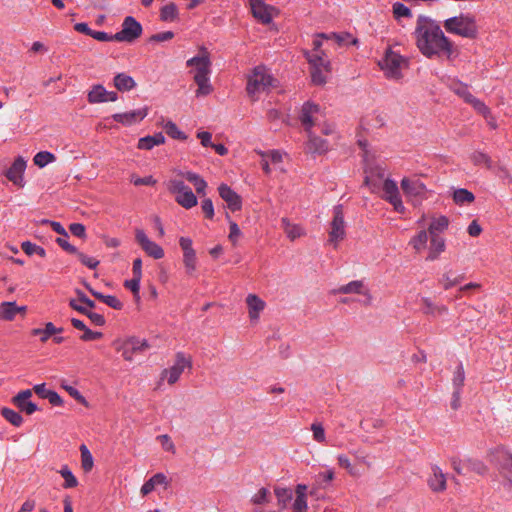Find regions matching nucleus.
Segmentation results:
<instances>
[{"label": "nucleus", "mask_w": 512, "mask_h": 512, "mask_svg": "<svg viewBox=\"0 0 512 512\" xmlns=\"http://www.w3.org/2000/svg\"><path fill=\"white\" fill-rule=\"evenodd\" d=\"M416 44L421 53L428 57H446L453 55V45L444 35L440 26L426 16H419L415 29Z\"/></svg>", "instance_id": "f257e3e1"}, {"label": "nucleus", "mask_w": 512, "mask_h": 512, "mask_svg": "<svg viewBox=\"0 0 512 512\" xmlns=\"http://www.w3.org/2000/svg\"><path fill=\"white\" fill-rule=\"evenodd\" d=\"M186 65L191 68L190 73L193 74V79L198 86L196 96H207L213 91L210 83L211 74V60L209 52L202 47L200 53L187 60Z\"/></svg>", "instance_id": "f03ea898"}, {"label": "nucleus", "mask_w": 512, "mask_h": 512, "mask_svg": "<svg viewBox=\"0 0 512 512\" xmlns=\"http://www.w3.org/2000/svg\"><path fill=\"white\" fill-rule=\"evenodd\" d=\"M322 117L320 107L314 103L306 102L302 106L300 121L305 128V131L308 132V143L307 149L311 153L322 154L328 150V143L326 140L315 136L311 132V128L319 125L320 118Z\"/></svg>", "instance_id": "7ed1b4c3"}, {"label": "nucleus", "mask_w": 512, "mask_h": 512, "mask_svg": "<svg viewBox=\"0 0 512 512\" xmlns=\"http://www.w3.org/2000/svg\"><path fill=\"white\" fill-rule=\"evenodd\" d=\"M383 177H384V171L379 169L377 171L378 179H374V175H373V173H371L370 175H366L364 184L366 186H368L370 188L371 192H373V193L377 192L381 188L382 192H383L381 195L382 199L389 202L393 206V208L396 212L401 213V214L404 213L405 207L401 200L399 188H398L396 182L392 179L387 178L381 184L380 180Z\"/></svg>", "instance_id": "20e7f679"}, {"label": "nucleus", "mask_w": 512, "mask_h": 512, "mask_svg": "<svg viewBox=\"0 0 512 512\" xmlns=\"http://www.w3.org/2000/svg\"><path fill=\"white\" fill-rule=\"evenodd\" d=\"M274 82L276 80L267 72L265 67L257 66L248 77L247 93L255 101L258 99L257 95L273 87Z\"/></svg>", "instance_id": "39448f33"}, {"label": "nucleus", "mask_w": 512, "mask_h": 512, "mask_svg": "<svg viewBox=\"0 0 512 512\" xmlns=\"http://www.w3.org/2000/svg\"><path fill=\"white\" fill-rule=\"evenodd\" d=\"M167 190L175 196V201L185 209H191L197 205V197L187 186L182 177H174L166 183Z\"/></svg>", "instance_id": "423d86ee"}, {"label": "nucleus", "mask_w": 512, "mask_h": 512, "mask_svg": "<svg viewBox=\"0 0 512 512\" xmlns=\"http://www.w3.org/2000/svg\"><path fill=\"white\" fill-rule=\"evenodd\" d=\"M444 28L448 33L466 38H474L478 32L476 20L468 15H460L445 20Z\"/></svg>", "instance_id": "0eeeda50"}, {"label": "nucleus", "mask_w": 512, "mask_h": 512, "mask_svg": "<svg viewBox=\"0 0 512 512\" xmlns=\"http://www.w3.org/2000/svg\"><path fill=\"white\" fill-rule=\"evenodd\" d=\"M405 64V59L392 49H387L383 59L379 62L381 69L386 77L398 80L402 77L401 69Z\"/></svg>", "instance_id": "6e6552de"}, {"label": "nucleus", "mask_w": 512, "mask_h": 512, "mask_svg": "<svg viewBox=\"0 0 512 512\" xmlns=\"http://www.w3.org/2000/svg\"><path fill=\"white\" fill-rule=\"evenodd\" d=\"M306 57L311 65L312 82L316 85L325 84L331 71L330 61L320 54H306Z\"/></svg>", "instance_id": "1a4fd4ad"}, {"label": "nucleus", "mask_w": 512, "mask_h": 512, "mask_svg": "<svg viewBox=\"0 0 512 512\" xmlns=\"http://www.w3.org/2000/svg\"><path fill=\"white\" fill-rule=\"evenodd\" d=\"M142 25L132 16L124 18L122 28L119 32L114 34V39L117 42L132 43L142 34Z\"/></svg>", "instance_id": "9d476101"}, {"label": "nucleus", "mask_w": 512, "mask_h": 512, "mask_svg": "<svg viewBox=\"0 0 512 512\" xmlns=\"http://www.w3.org/2000/svg\"><path fill=\"white\" fill-rule=\"evenodd\" d=\"M346 236L345 221L342 205H336L333 209V219L330 223L329 243L335 248Z\"/></svg>", "instance_id": "9b49d317"}, {"label": "nucleus", "mask_w": 512, "mask_h": 512, "mask_svg": "<svg viewBox=\"0 0 512 512\" xmlns=\"http://www.w3.org/2000/svg\"><path fill=\"white\" fill-rule=\"evenodd\" d=\"M192 362L183 352L176 354L175 363L168 369L162 371V378H166L170 385L175 384L186 368H191Z\"/></svg>", "instance_id": "f8f14e48"}, {"label": "nucleus", "mask_w": 512, "mask_h": 512, "mask_svg": "<svg viewBox=\"0 0 512 512\" xmlns=\"http://www.w3.org/2000/svg\"><path fill=\"white\" fill-rule=\"evenodd\" d=\"M251 12L254 18L263 24H270L275 15L278 14L277 8L266 4L264 1L249 0Z\"/></svg>", "instance_id": "ddd939ff"}, {"label": "nucleus", "mask_w": 512, "mask_h": 512, "mask_svg": "<svg viewBox=\"0 0 512 512\" xmlns=\"http://www.w3.org/2000/svg\"><path fill=\"white\" fill-rule=\"evenodd\" d=\"M135 239L148 256L154 259H161L164 257L163 248L150 240L142 229L135 230Z\"/></svg>", "instance_id": "4468645a"}, {"label": "nucleus", "mask_w": 512, "mask_h": 512, "mask_svg": "<svg viewBox=\"0 0 512 512\" xmlns=\"http://www.w3.org/2000/svg\"><path fill=\"white\" fill-rule=\"evenodd\" d=\"M32 397V390L26 389L18 392L13 398L12 403L21 411L27 415H32L38 410L35 403L29 399Z\"/></svg>", "instance_id": "2eb2a0df"}, {"label": "nucleus", "mask_w": 512, "mask_h": 512, "mask_svg": "<svg viewBox=\"0 0 512 512\" xmlns=\"http://www.w3.org/2000/svg\"><path fill=\"white\" fill-rule=\"evenodd\" d=\"M401 188L407 197H423L426 193V186L418 178H403Z\"/></svg>", "instance_id": "dca6fc26"}, {"label": "nucleus", "mask_w": 512, "mask_h": 512, "mask_svg": "<svg viewBox=\"0 0 512 512\" xmlns=\"http://www.w3.org/2000/svg\"><path fill=\"white\" fill-rule=\"evenodd\" d=\"M220 197L227 203V207L232 211H239L242 207V199L227 184L222 183L218 187Z\"/></svg>", "instance_id": "f3484780"}, {"label": "nucleus", "mask_w": 512, "mask_h": 512, "mask_svg": "<svg viewBox=\"0 0 512 512\" xmlns=\"http://www.w3.org/2000/svg\"><path fill=\"white\" fill-rule=\"evenodd\" d=\"M26 169V160L18 156L11 167L6 171L5 176L9 181L13 184L18 185L20 187L23 186V174Z\"/></svg>", "instance_id": "a211bd4d"}, {"label": "nucleus", "mask_w": 512, "mask_h": 512, "mask_svg": "<svg viewBox=\"0 0 512 512\" xmlns=\"http://www.w3.org/2000/svg\"><path fill=\"white\" fill-rule=\"evenodd\" d=\"M148 114V109L141 108L125 113H116L112 115V119L125 126H131L135 123L142 121Z\"/></svg>", "instance_id": "6ab92c4d"}, {"label": "nucleus", "mask_w": 512, "mask_h": 512, "mask_svg": "<svg viewBox=\"0 0 512 512\" xmlns=\"http://www.w3.org/2000/svg\"><path fill=\"white\" fill-rule=\"evenodd\" d=\"M246 305L248 308V316L252 323H257L261 312L266 307V303L256 294H248L246 297Z\"/></svg>", "instance_id": "aec40b11"}, {"label": "nucleus", "mask_w": 512, "mask_h": 512, "mask_svg": "<svg viewBox=\"0 0 512 512\" xmlns=\"http://www.w3.org/2000/svg\"><path fill=\"white\" fill-rule=\"evenodd\" d=\"M147 348L148 343L146 340L140 341L137 338H130L123 343L120 350L122 351V356L125 360L132 361L134 354L143 352Z\"/></svg>", "instance_id": "412c9836"}, {"label": "nucleus", "mask_w": 512, "mask_h": 512, "mask_svg": "<svg viewBox=\"0 0 512 512\" xmlns=\"http://www.w3.org/2000/svg\"><path fill=\"white\" fill-rule=\"evenodd\" d=\"M432 474L428 479V486L433 492H443L446 490V474L437 465L431 466Z\"/></svg>", "instance_id": "4be33fe9"}, {"label": "nucleus", "mask_w": 512, "mask_h": 512, "mask_svg": "<svg viewBox=\"0 0 512 512\" xmlns=\"http://www.w3.org/2000/svg\"><path fill=\"white\" fill-rule=\"evenodd\" d=\"M499 474L502 478V484L505 487L512 488V455L506 453L502 455Z\"/></svg>", "instance_id": "5701e85b"}, {"label": "nucleus", "mask_w": 512, "mask_h": 512, "mask_svg": "<svg viewBox=\"0 0 512 512\" xmlns=\"http://www.w3.org/2000/svg\"><path fill=\"white\" fill-rule=\"evenodd\" d=\"M25 312L26 306H17L15 302H3L0 305V320L12 321L17 314Z\"/></svg>", "instance_id": "b1692460"}, {"label": "nucleus", "mask_w": 512, "mask_h": 512, "mask_svg": "<svg viewBox=\"0 0 512 512\" xmlns=\"http://www.w3.org/2000/svg\"><path fill=\"white\" fill-rule=\"evenodd\" d=\"M165 143L164 135L159 132L154 135H148L138 140L137 148L140 150H151L155 146H159Z\"/></svg>", "instance_id": "393cba45"}, {"label": "nucleus", "mask_w": 512, "mask_h": 512, "mask_svg": "<svg viewBox=\"0 0 512 512\" xmlns=\"http://www.w3.org/2000/svg\"><path fill=\"white\" fill-rule=\"evenodd\" d=\"M422 312L425 315L438 316L447 313V308L443 305L439 306L432 302L428 297H421Z\"/></svg>", "instance_id": "a878e982"}, {"label": "nucleus", "mask_w": 512, "mask_h": 512, "mask_svg": "<svg viewBox=\"0 0 512 512\" xmlns=\"http://www.w3.org/2000/svg\"><path fill=\"white\" fill-rule=\"evenodd\" d=\"M71 324L73 325L74 328L84 332L83 335H81V337H80V339L83 341H93V340L100 339L103 336V334L101 332L90 330L84 324L83 321H81L77 318H72Z\"/></svg>", "instance_id": "bb28decb"}, {"label": "nucleus", "mask_w": 512, "mask_h": 512, "mask_svg": "<svg viewBox=\"0 0 512 512\" xmlns=\"http://www.w3.org/2000/svg\"><path fill=\"white\" fill-rule=\"evenodd\" d=\"M178 176L186 179L190 183H192L195 187V190L198 194H205V189L207 187V182L200 177L198 174L186 171V172H179Z\"/></svg>", "instance_id": "cd10ccee"}, {"label": "nucleus", "mask_w": 512, "mask_h": 512, "mask_svg": "<svg viewBox=\"0 0 512 512\" xmlns=\"http://www.w3.org/2000/svg\"><path fill=\"white\" fill-rule=\"evenodd\" d=\"M430 237V247L427 260H435L444 251L445 241L438 234H433V236Z\"/></svg>", "instance_id": "c85d7f7f"}, {"label": "nucleus", "mask_w": 512, "mask_h": 512, "mask_svg": "<svg viewBox=\"0 0 512 512\" xmlns=\"http://www.w3.org/2000/svg\"><path fill=\"white\" fill-rule=\"evenodd\" d=\"M334 294H363L366 295L367 291H364V283L360 280L351 281L346 285H342L339 288L333 290Z\"/></svg>", "instance_id": "c756f323"}, {"label": "nucleus", "mask_w": 512, "mask_h": 512, "mask_svg": "<svg viewBox=\"0 0 512 512\" xmlns=\"http://www.w3.org/2000/svg\"><path fill=\"white\" fill-rule=\"evenodd\" d=\"M87 289L90 291V293L109 307L121 310L123 308V303L115 296L112 295H104L94 289H92L89 285H86Z\"/></svg>", "instance_id": "7c9ffc66"}, {"label": "nucleus", "mask_w": 512, "mask_h": 512, "mask_svg": "<svg viewBox=\"0 0 512 512\" xmlns=\"http://www.w3.org/2000/svg\"><path fill=\"white\" fill-rule=\"evenodd\" d=\"M454 92L465 102L471 104L476 110H480V102L471 94L470 88L465 84H457L454 87Z\"/></svg>", "instance_id": "2f4dec72"}, {"label": "nucleus", "mask_w": 512, "mask_h": 512, "mask_svg": "<svg viewBox=\"0 0 512 512\" xmlns=\"http://www.w3.org/2000/svg\"><path fill=\"white\" fill-rule=\"evenodd\" d=\"M114 86L119 91L125 92L135 88L136 82L131 76L125 73H119L114 77Z\"/></svg>", "instance_id": "473e14b6"}, {"label": "nucleus", "mask_w": 512, "mask_h": 512, "mask_svg": "<svg viewBox=\"0 0 512 512\" xmlns=\"http://www.w3.org/2000/svg\"><path fill=\"white\" fill-rule=\"evenodd\" d=\"M167 478L163 473H157L147 480L141 487V494L143 496L151 493L157 485L166 484Z\"/></svg>", "instance_id": "72a5a7b5"}, {"label": "nucleus", "mask_w": 512, "mask_h": 512, "mask_svg": "<svg viewBox=\"0 0 512 512\" xmlns=\"http://www.w3.org/2000/svg\"><path fill=\"white\" fill-rule=\"evenodd\" d=\"M282 227L290 240H295L305 234L304 229L296 224H291L287 218H282Z\"/></svg>", "instance_id": "f704fd0d"}, {"label": "nucleus", "mask_w": 512, "mask_h": 512, "mask_svg": "<svg viewBox=\"0 0 512 512\" xmlns=\"http://www.w3.org/2000/svg\"><path fill=\"white\" fill-rule=\"evenodd\" d=\"M108 91L102 85H94L88 92L87 100L91 104L106 102Z\"/></svg>", "instance_id": "c9c22d12"}, {"label": "nucleus", "mask_w": 512, "mask_h": 512, "mask_svg": "<svg viewBox=\"0 0 512 512\" xmlns=\"http://www.w3.org/2000/svg\"><path fill=\"white\" fill-rule=\"evenodd\" d=\"M475 199V196L472 192L468 191L467 189H456L453 192V200L458 205H465L473 202Z\"/></svg>", "instance_id": "e433bc0d"}, {"label": "nucleus", "mask_w": 512, "mask_h": 512, "mask_svg": "<svg viewBox=\"0 0 512 512\" xmlns=\"http://www.w3.org/2000/svg\"><path fill=\"white\" fill-rule=\"evenodd\" d=\"M274 492L277 497L278 505L280 506L281 511L286 509L287 504L292 500V491L288 488L276 487Z\"/></svg>", "instance_id": "4c0bfd02"}, {"label": "nucleus", "mask_w": 512, "mask_h": 512, "mask_svg": "<svg viewBox=\"0 0 512 512\" xmlns=\"http://www.w3.org/2000/svg\"><path fill=\"white\" fill-rule=\"evenodd\" d=\"M1 415L15 427H20L23 423V417L21 414L13 409L7 407L2 408Z\"/></svg>", "instance_id": "58836bf2"}, {"label": "nucleus", "mask_w": 512, "mask_h": 512, "mask_svg": "<svg viewBox=\"0 0 512 512\" xmlns=\"http://www.w3.org/2000/svg\"><path fill=\"white\" fill-rule=\"evenodd\" d=\"M321 35L323 37H325V39H327V40H334L339 46L344 45V44H348L349 40L351 38V35L349 33H340V34H337V33H330V34L321 33ZM350 43L353 44V45H356L358 43V39L353 38V39H351Z\"/></svg>", "instance_id": "ea45409f"}, {"label": "nucleus", "mask_w": 512, "mask_h": 512, "mask_svg": "<svg viewBox=\"0 0 512 512\" xmlns=\"http://www.w3.org/2000/svg\"><path fill=\"white\" fill-rule=\"evenodd\" d=\"M337 461H338V465L340 467L344 468L350 476H352V477H360L361 476L360 471L354 465H352L350 459L346 455L339 454L337 456Z\"/></svg>", "instance_id": "a19ab883"}, {"label": "nucleus", "mask_w": 512, "mask_h": 512, "mask_svg": "<svg viewBox=\"0 0 512 512\" xmlns=\"http://www.w3.org/2000/svg\"><path fill=\"white\" fill-rule=\"evenodd\" d=\"M163 128H164L166 134L173 139H177V140H186L187 139V135L183 131H181L174 122H172L170 120L167 121L163 125Z\"/></svg>", "instance_id": "79ce46f5"}, {"label": "nucleus", "mask_w": 512, "mask_h": 512, "mask_svg": "<svg viewBox=\"0 0 512 512\" xmlns=\"http://www.w3.org/2000/svg\"><path fill=\"white\" fill-rule=\"evenodd\" d=\"M428 241V232L425 230H421L416 236H414L410 240V245L416 250V252H420L424 250L427 246Z\"/></svg>", "instance_id": "37998d69"}, {"label": "nucleus", "mask_w": 512, "mask_h": 512, "mask_svg": "<svg viewBox=\"0 0 512 512\" xmlns=\"http://www.w3.org/2000/svg\"><path fill=\"white\" fill-rule=\"evenodd\" d=\"M183 264L188 275H193L197 268L196 252L183 253Z\"/></svg>", "instance_id": "c03bdc74"}, {"label": "nucleus", "mask_w": 512, "mask_h": 512, "mask_svg": "<svg viewBox=\"0 0 512 512\" xmlns=\"http://www.w3.org/2000/svg\"><path fill=\"white\" fill-rule=\"evenodd\" d=\"M80 452H81V465L84 471L89 472L92 470L94 462L92 454L90 453L89 449L86 445L82 444L80 446Z\"/></svg>", "instance_id": "a18cd8bd"}, {"label": "nucleus", "mask_w": 512, "mask_h": 512, "mask_svg": "<svg viewBox=\"0 0 512 512\" xmlns=\"http://www.w3.org/2000/svg\"><path fill=\"white\" fill-rule=\"evenodd\" d=\"M178 17V9L174 3H169L161 8L160 18L163 21H174Z\"/></svg>", "instance_id": "49530a36"}, {"label": "nucleus", "mask_w": 512, "mask_h": 512, "mask_svg": "<svg viewBox=\"0 0 512 512\" xmlns=\"http://www.w3.org/2000/svg\"><path fill=\"white\" fill-rule=\"evenodd\" d=\"M33 161H34L35 165H37L40 168H43L46 165H48L49 163H52L53 161H55V156H54V154H52L48 151H41V152H38L34 156Z\"/></svg>", "instance_id": "de8ad7c7"}, {"label": "nucleus", "mask_w": 512, "mask_h": 512, "mask_svg": "<svg viewBox=\"0 0 512 512\" xmlns=\"http://www.w3.org/2000/svg\"><path fill=\"white\" fill-rule=\"evenodd\" d=\"M22 250L29 256L33 254H37L40 257L46 256V251L41 246H38L34 243H31L30 241H25L21 244Z\"/></svg>", "instance_id": "09e8293b"}, {"label": "nucleus", "mask_w": 512, "mask_h": 512, "mask_svg": "<svg viewBox=\"0 0 512 512\" xmlns=\"http://www.w3.org/2000/svg\"><path fill=\"white\" fill-rule=\"evenodd\" d=\"M448 223V219L444 216L434 219L429 225L430 236H433V234H437V232L445 230L448 227Z\"/></svg>", "instance_id": "8fccbe9b"}, {"label": "nucleus", "mask_w": 512, "mask_h": 512, "mask_svg": "<svg viewBox=\"0 0 512 512\" xmlns=\"http://www.w3.org/2000/svg\"><path fill=\"white\" fill-rule=\"evenodd\" d=\"M59 473L65 480V482L63 484L64 488H73V487L77 486L78 481L67 466H63L61 468V470L59 471Z\"/></svg>", "instance_id": "3c124183"}, {"label": "nucleus", "mask_w": 512, "mask_h": 512, "mask_svg": "<svg viewBox=\"0 0 512 512\" xmlns=\"http://www.w3.org/2000/svg\"><path fill=\"white\" fill-rule=\"evenodd\" d=\"M61 387L78 403L88 406V402L85 397L73 386L67 384L66 382H62Z\"/></svg>", "instance_id": "603ef678"}, {"label": "nucleus", "mask_w": 512, "mask_h": 512, "mask_svg": "<svg viewBox=\"0 0 512 512\" xmlns=\"http://www.w3.org/2000/svg\"><path fill=\"white\" fill-rule=\"evenodd\" d=\"M350 453L354 456L357 463L365 465L368 469L372 468L373 464L367 452L358 449Z\"/></svg>", "instance_id": "864d4df0"}, {"label": "nucleus", "mask_w": 512, "mask_h": 512, "mask_svg": "<svg viewBox=\"0 0 512 512\" xmlns=\"http://www.w3.org/2000/svg\"><path fill=\"white\" fill-rule=\"evenodd\" d=\"M461 279L462 278L460 276H452L451 274L446 273L439 279V282L445 290H448L453 286L459 284L461 282Z\"/></svg>", "instance_id": "5fc2aeb1"}, {"label": "nucleus", "mask_w": 512, "mask_h": 512, "mask_svg": "<svg viewBox=\"0 0 512 512\" xmlns=\"http://www.w3.org/2000/svg\"><path fill=\"white\" fill-rule=\"evenodd\" d=\"M465 380V373L462 364H458L452 379L454 390H460Z\"/></svg>", "instance_id": "6e6d98bb"}, {"label": "nucleus", "mask_w": 512, "mask_h": 512, "mask_svg": "<svg viewBox=\"0 0 512 512\" xmlns=\"http://www.w3.org/2000/svg\"><path fill=\"white\" fill-rule=\"evenodd\" d=\"M311 431L313 432V439L318 443H324L326 441L325 430L321 423L314 422L311 425Z\"/></svg>", "instance_id": "4d7b16f0"}, {"label": "nucleus", "mask_w": 512, "mask_h": 512, "mask_svg": "<svg viewBox=\"0 0 512 512\" xmlns=\"http://www.w3.org/2000/svg\"><path fill=\"white\" fill-rule=\"evenodd\" d=\"M270 492L267 488H261L259 491L252 497L251 501L254 504L261 505L269 502Z\"/></svg>", "instance_id": "13d9d810"}, {"label": "nucleus", "mask_w": 512, "mask_h": 512, "mask_svg": "<svg viewBox=\"0 0 512 512\" xmlns=\"http://www.w3.org/2000/svg\"><path fill=\"white\" fill-rule=\"evenodd\" d=\"M393 14L395 18L399 19L401 17H410L411 11L403 3L396 2L393 4Z\"/></svg>", "instance_id": "bf43d9fd"}, {"label": "nucleus", "mask_w": 512, "mask_h": 512, "mask_svg": "<svg viewBox=\"0 0 512 512\" xmlns=\"http://www.w3.org/2000/svg\"><path fill=\"white\" fill-rule=\"evenodd\" d=\"M56 243L66 252L70 254H76L78 253V250L75 246L71 245L68 242V234L66 236H61L56 239Z\"/></svg>", "instance_id": "052dcab7"}, {"label": "nucleus", "mask_w": 512, "mask_h": 512, "mask_svg": "<svg viewBox=\"0 0 512 512\" xmlns=\"http://www.w3.org/2000/svg\"><path fill=\"white\" fill-rule=\"evenodd\" d=\"M140 282H141L140 277L133 276L132 279L125 281L124 286L127 289L131 290V292L134 294V296L139 298Z\"/></svg>", "instance_id": "680f3d73"}, {"label": "nucleus", "mask_w": 512, "mask_h": 512, "mask_svg": "<svg viewBox=\"0 0 512 512\" xmlns=\"http://www.w3.org/2000/svg\"><path fill=\"white\" fill-rule=\"evenodd\" d=\"M80 262L90 269H95L99 265V261L93 257L87 256L86 254L79 252L76 253Z\"/></svg>", "instance_id": "e2e57ef3"}, {"label": "nucleus", "mask_w": 512, "mask_h": 512, "mask_svg": "<svg viewBox=\"0 0 512 512\" xmlns=\"http://www.w3.org/2000/svg\"><path fill=\"white\" fill-rule=\"evenodd\" d=\"M451 465L455 472H457L458 474H463V470L465 468H470L472 466V463L469 459L462 461L457 458H452Z\"/></svg>", "instance_id": "0e129e2a"}, {"label": "nucleus", "mask_w": 512, "mask_h": 512, "mask_svg": "<svg viewBox=\"0 0 512 512\" xmlns=\"http://www.w3.org/2000/svg\"><path fill=\"white\" fill-rule=\"evenodd\" d=\"M157 440L160 441L162 448L165 451L175 453V445L167 434L158 436Z\"/></svg>", "instance_id": "69168bd1"}, {"label": "nucleus", "mask_w": 512, "mask_h": 512, "mask_svg": "<svg viewBox=\"0 0 512 512\" xmlns=\"http://www.w3.org/2000/svg\"><path fill=\"white\" fill-rule=\"evenodd\" d=\"M84 315L87 316L94 325L103 326L105 324V318L102 314H99V313L93 312L90 309H87V311Z\"/></svg>", "instance_id": "338daca9"}, {"label": "nucleus", "mask_w": 512, "mask_h": 512, "mask_svg": "<svg viewBox=\"0 0 512 512\" xmlns=\"http://www.w3.org/2000/svg\"><path fill=\"white\" fill-rule=\"evenodd\" d=\"M307 509H308L307 499L296 497V499L292 505L293 512H307Z\"/></svg>", "instance_id": "774afa93"}]
</instances>
